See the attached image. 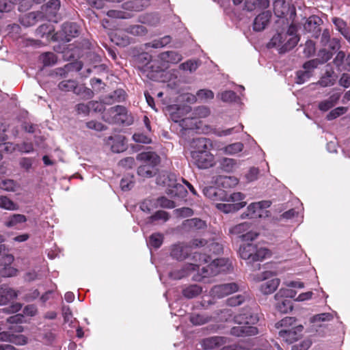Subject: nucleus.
Here are the masks:
<instances>
[{"mask_svg":"<svg viewBox=\"0 0 350 350\" xmlns=\"http://www.w3.org/2000/svg\"><path fill=\"white\" fill-rule=\"evenodd\" d=\"M258 321L257 315L251 312L240 314L234 317V322L238 325L231 329V334L236 336H254L258 333V329L252 326Z\"/></svg>","mask_w":350,"mask_h":350,"instance_id":"nucleus-1","label":"nucleus"},{"mask_svg":"<svg viewBox=\"0 0 350 350\" xmlns=\"http://www.w3.org/2000/svg\"><path fill=\"white\" fill-rule=\"evenodd\" d=\"M296 31V27L291 25L287 31L274 35L270 40L269 46L277 47L280 53H285L291 50L297 45L299 41Z\"/></svg>","mask_w":350,"mask_h":350,"instance_id":"nucleus-2","label":"nucleus"},{"mask_svg":"<svg viewBox=\"0 0 350 350\" xmlns=\"http://www.w3.org/2000/svg\"><path fill=\"white\" fill-rule=\"evenodd\" d=\"M137 159L143 164L138 167L137 174L144 178H150L156 174L155 167L159 163V157L152 152H142Z\"/></svg>","mask_w":350,"mask_h":350,"instance_id":"nucleus-3","label":"nucleus"},{"mask_svg":"<svg viewBox=\"0 0 350 350\" xmlns=\"http://www.w3.org/2000/svg\"><path fill=\"white\" fill-rule=\"evenodd\" d=\"M157 183L159 185L166 186V193L173 198H183L186 196L187 191L185 187L176 182L174 174H163L157 178Z\"/></svg>","mask_w":350,"mask_h":350,"instance_id":"nucleus-4","label":"nucleus"},{"mask_svg":"<svg viewBox=\"0 0 350 350\" xmlns=\"http://www.w3.org/2000/svg\"><path fill=\"white\" fill-rule=\"evenodd\" d=\"M239 255L241 258L252 263L262 261L269 255V252L267 249L258 247L256 244L247 243L241 245Z\"/></svg>","mask_w":350,"mask_h":350,"instance_id":"nucleus-5","label":"nucleus"},{"mask_svg":"<svg viewBox=\"0 0 350 350\" xmlns=\"http://www.w3.org/2000/svg\"><path fill=\"white\" fill-rule=\"evenodd\" d=\"M228 261L225 258L214 259L210 264L202 266L201 273L194 276V280H201L204 278L214 276L228 269Z\"/></svg>","mask_w":350,"mask_h":350,"instance_id":"nucleus-6","label":"nucleus"},{"mask_svg":"<svg viewBox=\"0 0 350 350\" xmlns=\"http://www.w3.org/2000/svg\"><path fill=\"white\" fill-rule=\"evenodd\" d=\"M208 256L204 254L194 253L193 256V262L185 265L184 268L181 270H176L170 273L169 275L171 278L179 280L187 275L191 271H195L196 269H200V267L202 266L204 263L208 262Z\"/></svg>","mask_w":350,"mask_h":350,"instance_id":"nucleus-7","label":"nucleus"},{"mask_svg":"<svg viewBox=\"0 0 350 350\" xmlns=\"http://www.w3.org/2000/svg\"><path fill=\"white\" fill-rule=\"evenodd\" d=\"M275 275L274 272L267 271L262 272L256 278H254L256 282L265 280L260 286V291L262 294H271L278 288L280 284V280L278 278H273Z\"/></svg>","mask_w":350,"mask_h":350,"instance_id":"nucleus-8","label":"nucleus"},{"mask_svg":"<svg viewBox=\"0 0 350 350\" xmlns=\"http://www.w3.org/2000/svg\"><path fill=\"white\" fill-rule=\"evenodd\" d=\"M192 162L200 169H207L213 167L215 162V157L210 152H191Z\"/></svg>","mask_w":350,"mask_h":350,"instance_id":"nucleus-9","label":"nucleus"},{"mask_svg":"<svg viewBox=\"0 0 350 350\" xmlns=\"http://www.w3.org/2000/svg\"><path fill=\"white\" fill-rule=\"evenodd\" d=\"M251 224L248 222H243L232 226L229 229V233L241 238L243 241H252L257 238L258 234L250 230Z\"/></svg>","mask_w":350,"mask_h":350,"instance_id":"nucleus-10","label":"nucleus"},{"mask_svg":"<svg viewBox=\"0 0 350 350\" xmlns=\"http://www.w3.org/2000/svg\"><path fill=\"white\" fill-rule=\"evenodd\" d=\"M271 202L269 201L263 200L257 202L251 203L247 207L246 211L241 215V219L245 218H255L262 216V211L264 208L269 207Z\"/></svg>","mask_w":350,"mask_h":350,"instance_id":"nucleus-11","label":"nucleus"},{"mask_svg":"<svg viewBox=\"0 0 350 350\" xmlns=\"http://www.w3.org/2000/svg\"><path fill=\"white\" fill-rule=\"evenodd\" d=\"M108 113L111 117L110 120L111 122L130 124L133 121L132 118L127 114L126 108L122 106L117 105L111 107Z\"/></svg>","mask_w":350,"mask_h":350,"instance_id":"nucleus-12","label":"nucleus"},{"mask_svg":"<svg viewBox=\"0 0 350 350\" xmlns=\"http://www.w3.org/2000/svg\"><path fill=\"white\" fill-rule=\"evenodd\" d=\"M238 285L234 283L224 284L215 286L211 291V295L216 298H222L238 291Z\"/></svg>","mask_w":350,"mask_h":350,"instance_id":"nucleus-13","label":"nucleus"},{"mask_svg":"<svg viewBox=\"0 0 350 350\" xmlns=\"http://www.w3.org/2000/svg\"><path fill=\"white\" fill-rule=\"evenodd\" d=\"M14 256L12 254H5L1 260L0 275L3 277H14L17 275L18 270L10 266L14 261Z\"/></svg>","mask_w":350,"mask_h":350,"instance_id":"nucleus-14","label":"nucleus"},{"mask_svg":"<svg viewBox=\"0 0 350 350\" xmlns=\"http://www.w3.org/2000/svg\"><path fill=\"white\" fill-rule=\"evenodd\" d=\"M302 330L303 327L301 325L294 327L291 329H283L279 332V336L286 342L293 343L299 338Z\"/></svg>","mask_w":350,"mask_h":350,"instance_id":"nucleus-15","label":"nucleus"},{"mask_svg":"<svg viewBox=\"0 0 350 350\" xmlns=\"http://www.w3.org/2000/svg\"><path fill=\"white\" fill-rule=\"evenodd\" d=\"M320 64L317 59L310 60L304 64V71L297 72V83H303L311 76V71Z\"/></svg>","mask_w":350,"mask_h":350,"instance_id":"nucleus-16","label":"nucleus"},{"mask_svg":"<svg viewBox=\"0 0 350 350\" xmlns=\"http://www.w3.org/2000/svg\"><path fill=\"white\" fill-rule=\"evenodd\" d=\"M190 252V247L185 243H177L172 246L170 256L178 260L186 258Z\"/></svg>","mask_w":350,"mask_h":350,"instance_id":"nucleus-17","label":"nucleus"},{"mask_svg":"<svg viewBox=\"0 0 350 350\" xmlns=\"http://www.w3.org/2000/svg\"><path fill=\"white\" fill-rule=\"evenodd\" d=\"M58 87L62 91H72L77 94H81L85 90L83 85H79L77 81L74 80L63 81L59 83Z\"/></svg>","mask_w":350,"mask_h":350,"instance_id":"nucleus-18","label":"nucleus"},{"mask_svg":"<svg viewBox=\"0 0 350 350\" xmlns=\"http://www.w3.org/2000/svg\"><path fill=\"white\" fill-rule=\"evenodd\" d=\"M18 292L14 289L3 285L0 287V305H5L10 301L16 298Z\"/></svg>","mask_w":350,"mask_h":350,"instance_id":"nucleus-19","label":"nucleus"},{"mask_svg":"<svg viewBox=\"0 0 350 350\" xmlns=\"http://www.w3.org/2000/svg\"><path fill=\"white\" fill-rule=\"evenodd\" d=\"M271 14L269 12H264L258 14L254 19V29L257 31L263 30L268 25Z\"/></svg>","mask_w":350,"mask_h":350,"instance_id":"nucleus-20","label":"nucleus"},{"mask_svg":"<svg viewBox=\"0 0 350 350\" xmlns=\"http://www.w3.org/2000/svg\"><path fill=\"white\" fill-rule=\"evenodd\" d=\"M224 192V189L215 187H208L203 189L204 196L213 201H223Z\"/></svg>","mask_w":350,"mask_h":350,"instance_id":"nucleus-21","label":"nucleus"},{"mask_svg":"<svg viewBox=\"0 0 350 350\" xmlns=\"http://www.w3.org/2000/svg\"><path fill=\"white\" fill-rule=\"evenodd\" d=\"M246 204H247L246 202L235 203V204L217 203L215 204V206L218 210H219L225 213H234V212L238 211L241 208L245 206Z\"/></svg>","mask_w":350,"mask_h":350,"instance_id":"nucleus-22","label":"nucleus"},{"mask_svg":"<svg viewBox=\"0 0 350 350\" xmlns=\"http://www.w3.org/2000/svg\"><path fill=\"white\" fill-rule=\"evenodd\" d=\"M27 221V217L22 214H13L5 221L4 225L8 228H16Z\"/></svg>","mask_w":350,"mask_h":350,"instance_id":"nucleus-23","label":"nucleus"},{"mask_svg":"<svg viewBox=\"0 0 350 350\" xmlns=\"http://www.w3.org/2000/svg\"><path fill=\"white\" fill-rule=\"evenodd\" d=\"M339 98L340 95L338 94H334L330 96L327 99L321 101L319 103L318 107L319 110H321V111H327L329 109H332L335 105L337 104L338 101L339 100Z\"/></svg>","mask_w":350,"mask_h":350,"instance_id":"nucleus-24","label":"nucleus"},{"mask_svg":"<svg viewBox=\"0 0 350 350\" xmlns=\"http://www.w3.org/2000/svg\"><path fill=\"white\" fill-rule=\"evenodd\" d=\"M210 144V141L204 137H199L193 139L190 144L191 148V152H202L206 151L208 149V145Z\"/></svg>","mask_w":350,"mask_h":350,"instance_id":"nucleus-25","label":"nucleus"},{"mask_svg":"<svg viewBox=\"0 0 350 350\" xmlns=\"http://www.w3.org/2000/svg\"><path fill=\"white\" fill-rule=\"evenodd\" d=\"M322 21L317 16H311L306 21L304 24V29L310 32H314L316 34L319 32V25H321Z\"/></svg>","mask_w":350,"mask_h":350,"instance_id":"nucleus-26","label":"nucleus"},{"mask_svg":"<svg viewBox=\"0 0 350 350\" xmlns=\"http://www.w3.org/2000/svg\"><path fill=\"white\" fill-rule=\"evenodd\" d=\"M176 122H179L180 126L182 128V130H193L196 129H198V120L196 118H185L181 119L180 120H175Z\"/></svg>","mask_w":350,"mask_h":350,"instance_id":"nucleus-27","label":"nucleus"},{"mask_svg":"<svg viewBox=\"0 0 350 350\" xmlns=\"http://www.w3.org/2000/svg\"><path fill=\"white\" fill-rule=\"evenodd\" d=\"M275 301V309L280 313H287L293 309L291 301L288 299L279 298Z\"/></svg>","mask_w":350,"mask_h":350,"instance_id":"nucleus-28","label":"nucleus"},{"mask_svg":"<svg viewBox=\"0 0 350 350\" xmlns=\"http://www.w3.org/2000/svg\"><path fill=\"white\" fill-rule=\"evenodd\" d=\"M160 57L162 60L172 64H177L182 59L181 55L175 51L162 53Z\"/></svg>","mask_w":350,"mask_h":350,"instance_id":"nucleus-29","label":"nucleus"},{"mask_svg":"<svg viewBox=\"0 0 350 350\" xmlns=\"http://www.w3.org/2000/svg\"><path fill=\"white\" fill-rule=\"evenodd\" d=\"M245 196L241 192H234L231 193H227L224 192V198H223L224 202H231L230 204L243 202Z\"/></svg>","mask_w":350,"mask_h":350,"instance_id":"nucleus-30","label":"nucleus"},{"mask_svg":"<svg viewBox=\"0 0 350 350\" xmlns=\"http://www.w3.org/2000/svg\"><path fill=\"white\" fill-rule=\"evenodd\" d=\"M201 293L202 288L196 284L190 285L183 290V295L188 299L194 298L199 295Z\"/></svg>","mask_w":350,"mask_h":350,"instance_id":"nucleus-31","label":"nucleus"},{"mask_svg":"<svg viewBox=\"0 0 350 350\" xmlns=\"http://www.w3.org/2000/svg\"><path fill=\"white\" fill-rule=\"evenodd\" d=\"M243 144L241 142H236L229 144L221 149L223 152L226 154L234 155L240 152L243 149Z\"/></svg>","mask_w":350,"mask_h":350,"instance_id":"nucleus-32","label":"nucleus"},{"mask_svg":"<svg viewBox=\"0 0 350 350\" xmlns=\"http://www.w3.org/2000/svg\"><path fill=\"white\" fill-rule=\"evenodd\" d=\"M163 236L160 233L152 234L147 242L148 246L151 248H159L163 243Z\"/></svg>","mask_w":350,"mask_h":350,"instance_id":"nucleus-33","label":"nucleus"},{"mask_svg":"<svg viewBox=\"0 0 350 350\" xmlns=\"http://www.w3.org/2000/svg\"><path fill=\"white\" fill-rule=\"evenodd\" d=\"M221 168L226 172H232L237 166L236 160L230 158H223L219 161Z\"/></svg>","mask_w":350,"mask_h":350,"instance_id":"nucleus-34","label":"nucleus"},{"mask_svg":"<svg viewBox=\"0 0 350 350\" xmlns=\"http://www.w3.org/2000/svg\"><path fill=\"white\" fill-rule=\"evenodd\" d=\"M0 208L8 211H16L18 205L6 196H0Z\"/></svg>","mask_w":350,"mask_h":350,"instance_id":"nucleus-35","label":"nucleus"},{"mask_svg":"<svg viewBox=\"0 0 350 350\" xmlns=\"http://www.w3.org/2000/svg\"><path fill=\"white\" fill-rule=\"evenodd\" d=\"M18 187L17 183L12 179L0 180V189L6 191H15Z\"/></svg>","mask_w":350,"mask_h":350,"instance_id":"nucleus-36","label":"nucleus"},{"mask_svg":"<svg viewBox=\"0 0 350 350\" xmlns=\"http://www.w3.org/2000/svg\"><path fill=\"white\" fill-rule=\"evenodd\" d=\"M296 295V292L293 290L288 288H281L274 296L275 299H279V298H293Z\"/></svg>","mask_w":350,"mask_h":350,"instance_id":"nucleus-37","label":"nucleus"},{"mask_svg":"<svg viewBox=\"0 0 350 350\" xmlns=\"http://www.w3.org/2000/svg\"><path fill=\"white\" fill-rule=\"evenodd\" d=\"M347 111V108L345 107H338L332 109L327 115V119L332 120L345 114Z\"/></svg>","mask_w":350,"mask_h":350,"instance_id":"nucleus-38","label":"nucleus"},{"mask_svg":"<svg viewBox=\"0 0 350 350\" xmlns=\"http://www.w3.org/2000/svg\"><path fill=\"white\" fill-rule=\"evenodd\" d=\"M60 7V2L59 0H51L46 5V12L49 14L55 16L57 10Z\"/></svg>","mask_w":350,"mask_h":350,"instance_id":"nucleus-39","label":"nucleus"},{"mask_svg":"<svg viewBox=\"0 0 350 350\" xmlns=\"http://www.w3.org/2000/svg\"><path fill=\"white\" fill-rule=\"evenodd\" d=\"M40 59L44 66H51L57 62V57L53 53H46L40 56Z\"/></svg>","mask_w":350,"mask_h":350,"instance_id":"nucleus-40","label":"nucleus"},{"mask_svg":"<svg viewBox=\"0 0 350 350\" xmlns=\"http://www.w3.org/2000/svg\"><path fill=\"white\" fill-rule=\"evenodd\" d=\"M185 224L190 228L196 229L204 228L206 226V223L204 221L197 218L187 219L185 221Z\"/></svg>","mask_w":350,"mask_h":350,"instance_id":"nucleus-41","label":"nucleus"},{"mask_svg":"<svg viewBox=\"0 0 350 350\" xmlns=\"http://www.w3.org/2000/svg\"><path fill=\"white\" fill-rule=\"evenodd\" d=\"M238 179L234 176H224L221 178V183L225 188H230L238 184Z\"/></svg>","mask_w":350,"mask_h":350,"instance_id":"nucleus-42","label":"nucleus"},{"mask_svg":"<svg viewBox=\"0 0 350 350\" xmlns=\"http://www.w3.org/2000/svg\"><path fill=\"white\" fill-rule=\"evenodd\" d=\"M126 149L125 144L124 143L123 137H118L114 143L111 145V150L113 152H123Z\"/></svg>","mask_w":350,"mask_h":350,"instance_id":"nucleus-43","label":"nucleus"},{"mask_svg":"<svg viewBox=\"0 0 350 350\" xmlns=\"http://www.w3.org/2000/svg\"><path fill=\"white\" fill-rule=\"evenodd\" d=\"M318 57H319L317 58V59L319 60V64H324L332 58V53L330 51H328L325 49H323L319 51Z\"/></svg>","mask_w":350,"mask_h":350,"instance_id":"nucleus-44","label":"nucleus"},{"mask_svg":"<svg viewBox=\"0 0 350 350\" xmlns=\"http://www.w3.org/2000/svg\"><path fill=\"white\" fill-rule=\"evenodd\" d=\"M169 219L168 213L163 211H159L156 212L153 215H152L149 219L150 222H154L155 221H162L163 222L166 221Z\"/></svg>","mask_w":350,"mask_h":350,"instance_id":"nucleus-45","label":"nucleus"},{"mask_svg":"<svg viewBox=\"0 0 350 350\" xmlns=\"http://www.w3.org/2000/svg\"><path fill=\"white\" fill-rule=\"evenodd\" d=\"M197 97L202 101H206L213 98L214 93L209 90H200L197 92Z\"/></svg>","mask_w":350,"mask_h":350,"instance_id":"nucleus-46","label":"nucleus"},{"mask_svg":"<svg viewBox=\"0 0 350 350\" xmlns=\"http://www.w3.org/2000/svg\"><path fill=\"white\" fill-rule=\"evenodd\" d=\"M284 0H273V9L278 16H282L284 13Z\"/></svg>","mask_w":350,"mask_h":350,"instance_id":"nucleus-47","label":"nucleus"},{"mask_svg":"<svg viewBox=\"0 0 350 350\" xmlns=\"http://www.w3.org/2000/svg\"><path fill=\"white\" fill-rule=\"evenodd\" d=\"M133 139L135 142L142 144L151 143V138L142 133H136L133 135Z\"/></svg>","mask_w":350,"mask_h":350,"instance_id":"nucleus-48","label":"nucleus"},{"mask_svg":"<svg viewBox=\"0 0 350 350\" xmlns=\"http://www.w3.org/2000/svg\"><path fill=\"white\" fill-rule=\"evenodd\" d=\"M11 342L16 345H24L27 343V338L22 334H15L12 333Z\"/></svg>","mask_w":350,"mask_h":350,"instance_id":"nucleus-49","label":"nucleus"},{"mask_svg":"<svg viewBox=\"0 0 350 350\" xmlns=\"http://www.w3.org/2000/svg\"><path fill=\"white\" fill-rule=\"evenodd\" d=\"M198 67L197 62L189 60L180 65V68L184 70H189V72L195 71Z\"/></svg>","mask_w":350,"mask_h":350,"instance_id":"nucleus-50","label":"nucleus"},{"mask_svg":"<svg viewBox=\"0 0 350 350\" xmlns=\"http://www.w3.org/2000/svg\"><path fill=\"white\" fill-rule=\"evenodd\" d=\"M118 165L126 170L131 169L135 165V159L133 157H126L120 160Z\"/></svg>","mask_w":350,"mask_h":350,"instance_id":"nucleus-51","label":"nucleus"},{"mask_svg":"<svg viewBox=\"0 0 350 350\" xmlns=\"http://www.w3.org/2000/svg\"><path fill=\"white\" fill-rule=\"evenodd\" d=\"M333 319L330 313H321L314 316L312 318V322L317 323L319 321H329Z\"/></svg>","mask_w":350,"mask_h":350,"instance_id":"nucleus-52","label":"nucleus"},{"mask_svg":"<svg viewBox=\"0 0 350 350\" xmlns=\"http://www.w3.org/2000/svg\"><path fill=\"white\" fill-rule=\"evenodd\" d=\"M157 204L161 207L172 208L175 206L174 201L168 200L165 197H161L157 200Z\"/></svg>","mask_w":350,"mask_h":350,"instance_id":"nucleus-53","label":"nucleus"},{"mask_svg":"<svg viewBox=\"0 0 350 350\" xmlns=\"http://www.w3.org/2000/svg\"><path fill=\"white\" fill-rule=\"evenodd\" d=\"M315 52V44L312 40H308L304 46V53L307 57H310Z\"/></svg>","mask_w":350,"mask_h":350,"instance_id":"nucleus-54","label":"nucleus"},{"mask_svg":"<svg viewBox=\"0 0 350 350\" xmlns=\"http://www.w3.org/2000/svg\"><path fill=\"white\" fill-rule=\"evenodd\" d=\"M64 28L65 33L69 36L75 37L78 34V29L75 24H66Z\"/></svg>","mask_w":350,"mask_h":350,"instance_id":"nucleus-55","label":"nucleus"},{"mask_svg":"<svg viewBox=\"0 0 350 350\" xmlns=\"http://www.w3.org/2000/svg\"><path fill=\"white\" fill-rule=\"evenodd\" d=\"M311 345V340L309 339H306L301 341L300 343L293 345L291 350H308Z\"/></svg>","mask_w":350,"mask_h":350,"instance_id":"nucleus-56","label":"nucleus"},{"mask_svg":"<svg viewBox=\"0 0 350 350\" xmlns=\"http://www.w3.org/2000/svg\"><path fill=\"white\" fill-rule=\"evenodd\" d=\"M221 99L224 102H232L236 98V94L233 91H225L220 94Z\"/></svg>","mask_w":350,"mask_h":350,"instance_id":"nucleus-57","label":"nucleus"},{"mask_svg":"<svg viewBox=\"0 0 350 350\" xmlns=\"http://www.w3.org/2000/svg\"><path fill=\"white\" fill-rule=\"evenodd\" d=\"M245 300V297L241 295L232 297L227 300L228 304L230 306H237L241 304Z\"/></svg>","mask_w":350,"mask_h":350,"instance_id":"nucleus-58","label":"nucleus"},{"mask_svg":"<svg viewBox=\"0 0 350 350\" xmlns=\"http://www.w3.org/2000/svg\"><path fill=\"white\" fill-rule=\"evenodd\" d=\"M333 23L335 25V26L336 27V28L338 29V30L339 31H340L342 34H343L345 36H346V35H345V32H346L345 23L342 19L338 18H333Z\"/></svg>","mask_w":350,"mask_h":350,"instance_id":"nucleus-59","label":"nucleus"},{"mask_svg":"<svg viewBox=\"0 0 350 350\" xmlns=\"http://www.w3.org/2000/svg\"><path fill=\"white\" fill-rule=\"evenodd\" d=\"M129 31L133 35L142 36L146 33V29L143 25H135L130 28Z\"/></svg>","mask_w":350,"mask_h":350,"instance_id":"nucleus-60","label":"nucleus"},{"mask_svg":"<svg viewBox=\"0 0 350 350\" xmlns=\"http://www.w3.org/2000/svg\"><path fill=\"white\" fill-rule=\"evenodd\" d=\"M190 321L193 325H202L207 322L206 318L200 314L192 315Z\"/></svg>","mask_w":350,"mask_h":350,"instance_id":"nucleus-61","label":"nucleus"},{"mask_svg":"<svg viewBox=\"0 0 350 350\" xmlns=\"http://www.w3.org/2000/svg\"><path fill=\"white\" fill-rule=\"evenodd\" d=\"M176 214L182 217H189L193 215V211L190 208L184 207L175 210Z\"/></svg>","mask_w":350,"mask_h":350,"instance_id":"nucleus-62","label":"nucleus"},{"mask_svg":"<svg viewBox=\"0 0 350 350\" xmlns=\"http://www.w3.org/2000/svg\"><path fill=\"white\" fill-rule=\"evenodd\" d=\"M295 323V319L294 317H286L282 319L278 324L281 327L287 329L288 327L292 326Z\"/></svg>","mask_w":350,"mask_h":350,"instance_id":"nucleus-63","label":"nucleus"},{"mask_svg":"<svg viewBox=\"0 0 350 350\" xmlns=\"http://www.w3.org/2000/svg\"><path fill=\"white\" fill-rule=\"evenodd\" d=\"M340 84L344 88L350 87V73H345L342 75L340 81Z\"/></svg>","mask_w":350,"mask_h":350,"instance_id":"nucleus-64","label":"nucleus"}]
</instances>
